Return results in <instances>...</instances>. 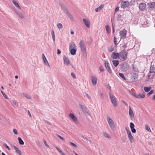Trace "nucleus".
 Instances as JSON below:
<instances>
[{
  "label": "nucleus",
  "mask_w": 155,
  "mask_h": 155,
  "mask_svg": "<svg viewBox=\"0 0 155 155\" xmlns=\"http://www.w3.org/2000/svg\"><path fill=\"white\" fill-rule=\"evenodd\" d=\"M79 47L81 51L83 53V56L85 58L87 57V55L86 51V48L85 45L84 41L81 40L80 41L79 43Z\"/></svg>",
  "instance_id": "f257e3e1"
},
{
  "label": "nucleus",
  "mask_w": 155,
  "mask_h": 155,
  "mask_svg": "<svg viewBox=\"0 0 155 155\" xmlns=\"http://www.w3.org/2000/svg\"><path fill=\"white\" fill-rule=\"evenodd\" d=\"M127 52L125 50L121 51L119 53V58L121 61H125L127 58Z\"/></svg>",
  "instance_id": "f03ea898"
},
{
  "label": "nucleus",
  "mask_w": 155,
  "mask_h": 155,
  "mask_svg": "<svg viewBox=\"0 0 155 155\" xmlns=\"http://www.w3.org/2000/svg\"><path fill=\"white\" fill-rule=\"evenodd\" d=\"M107 120L111 129L112 130H114L115 125L113 119L110 116H107Z\"/></svg>",
  "instance_id": "7ed1b4c3"
},
{
  "label": "nucleus",
  "mask_w": 155,
  "mask_h": 155,
  "mask_svg": "<svg viewBox=\"0 0 155 155\" xmlns=\"http://www.w3.org/2000/svg\"><path fill=\"white\" fill-rule=\"evenodd\" d=\"M109 94L110 98V101L114 107H116L117 106V101L116 100V98L115 96L110 92H109Z\"/></svg>",
  "instance_id": "20e7f679"
},
{
  "label": "nucleus",
  "mask_w": 155,
  "mask_h": 155,
  "mask_svg": "<svg viewBox=\"0 0 155 155\" xmlns=\"http://www.w3.org/2000/svg\"><path fill=\"white\" fill-rule=\"evenodd\" d=\"M61 8L63 9L64 12L67 15L69 18L71 20H73L74 19L73 16L71 15V13L68 12V9H67L66 7L64 5H61Z\"/></svg>",
  "instance_id": "39448f33"
},
{
  "label": "nucleus",
  "mask_w": 155,
  "mask_h": 155,
  "mask_svg": "<svg viewBox=\"0 0 155 155\" xmlns=\"http://www.w3.org/2000/svg\"><path fill=\"white\" fill-rule=\"evenodd\" d=\"M125 129L130 142L131 143H133L134 141V138L132 136L130 130L127 127H126Z\"/></svg>",
  "instance_id": "423d86ee"
},
{
  "label": "nucleus",
  "mask_w": 155,
  "mask_h": 155,
  "mask_svg": "<svg viewBox=\"0 0 155 155\" xmlns=\"http://www.w3.org/2000/svg\"><path fill=\"white\" fill-rule=\"evenodd\" d=\"M130 78L132 81L135 82L137 81L138 79V75L136 73H132Z\"/></svg>",
  "instance_id": "0eeeda50"
},
{
  "label": "nucleus",
  "mask_w": 155,
  "mask_h": 155,
  "mask_svg": "<svg viewBox=\"0 0 155 155\" xmlns=\"http://www.w3.org/2000/svg\"><path fill=\"white\" fill-rule=\"evenodd\" d=\"M127 33V31L125 29H123L120 31L119 34L121 39H124L126 38Z\"/></svg>",
  "instance_id": "6e6552de"
},
{
  "label": "nucleus",
  "mask_w": 155,
  "mask_h": 155,
  "mask_svg": "<svg viewBox=\"0 0 155 155\" xmlns=\"http://www.w3.org/2000/svg\"><path fill=\"white\" fill-rule=\"evenodd\" d=\"M69 116L75 124H79L78 119L74 114L70 113L69 114Z\"/></svg>",
  "instance_id": "1a4fd4ad"
},
{
  "label": "nucleus",
  "mask_w": 155,
  "mask_h": 155,
  "mask_svg": "<svg viewBox=\"0 0 155 155\" xmlns=\"http://www.w3.org/2000/svg\"><path fill=\"white\" fill-rule=\"evenodd\" d=\"M129 5V2L127 1H122L121 3V7L124 9L128 7Z\"/></svg>",
  "instance_id": "9d476101"
},
{
  "label": "nucleus",
  "mask_w": 155,
  "mask_h": 155,
  "mask_svg": "<svg viewBox=\"0 0 155 155\" xmlns=\"http://www.w3.org/2000/svg\"><path fill=\"white\" fill-rule=\"evenodd\" d=\"M104 65L108 72L109 73L111 74L112 72V70L110 67V64L107 61H105Z\"/></svg>",
  "instance_id": "9b49d317"
},
{
  "label": "nucleus",
  "mask_w": 155,
  "mask_h": 155,
  "mask_svg": "<svg viewBox=\"0 0 155 155\" xmlns=\"http://www.w3.org/2000/svg\"><path fill=\"white\" fill-rule=\"evenodd\" d=\"M79 105L80 106V108L82 110L84 113L88 115H90V114L88 112L87 108L84 106L80 104H79Z\"/></svg>",
  "instance_id": "f8f14e48"
},
{
  "label": "nucleus",
  "mask_w": 155,
  "mask_h": 155,
  "mask_svg": "<svg viewBox=\"0 0 155 155\" xmlns=\"http://www.w3.org/2000/svg\"><path fill=\"white\" fill-rule=\"evenodd\" d=\"M91 81L92 84L94 86L97 84V79L96 77L94 76H91Z\"/></svg>",
  "instance_id": "ddd939ff"
},
{
  "label": "nucleus",
  "mask_w": 155,
  "mask_h": 155,
  "mask_svg": "<svg viewBox=\"0 0 155 155\" xmlns=\"http://www.w3.org/2000/svg\"><path fill=\"white\" fill-rule=\"evenodd\" d=\"M63 60L64 64L67 65H69L70 64V61L69 59L65 56L63 57Z\"/></svg>",
  "instance_id": "4468645a"
},
{
  "label": "nucleus",
  "mask_w": 155,
  "mask_h": 155,
  "mask_svg": "<svg viewBox=\"0 0 155 155\" xmlns=\"http://www.w3.org/2000/svg\"><path fill=\"white\" fill-rule=\"evenodd\" d=\"M146 6L145 3H141L139 4V8L141 11H143L145 9Z\"/></svg>",
  "instance_id": "2eb2a0df"
},
{
  "label": "nucleus",
  "mask_w": 155,
  "mask_h": 155,
  "mask_svg": "<svg viewBox=\"0 0 155 155\" xmlns=\"http://www.w3.org/2000/svg\"><path fill=\"white\" fill-rule=\"evenodd\" d=\"M119 53H116L114 52L112 53L111 55V57L114 59H117L118 57L119 58Z\"/></svg>",
  "instance_id": "dca6fc26"
},
{
  "label": "nucleus",
  "mask_w": 155,
  "mask_h": 155,
  "mask_svg": "<svg viewBox=\"0 0 155 155\" xmlns=\"http://www.w3.org/2000/svg\"><path fill=\"white\" fill-rule=\"evenodd\" d=\"M83 20L84 24L86 26L87 28H90V26L89 24V22L87 19H86L84 18L83 19Z\"/></svg>",
  "instance_id": "f3484780"
},
{
  "label": "nucleus",
  "mask_w": 155,
  "mask_h": 155,
  "mask_svg": "<svg viewBox=\"0 0 155 155\" xmlns=\"http://www.w3.org/2000/svg\"><path fill=\"white\" fill-rule=\"evenodd\" d=\"M129 68V66L127 63L124 64L122 66V68L125 71H127Z\"/></svg>",
  "instance_id": "a211bd4d"
},
{
  "label": "nucleus",
  "mask_w": 155,
  "mask_h": 155,
  "mask_svg": "<svg viewBox=\"0 0 155 155\" xmlns=\"http://www.w3.org/2000/svg\"><path fill=\"white\" fill-rule=\"evenodd\" d=\"M15 11L16 14L18 15L19 16L21 19H23L24 18V15L23 14L19 12L17 10H15Z\"/></svg>",
  "instance_id": "6ab92c4d"
},
{
  "label": "nucleus",
  "mask_w": 155,
  "mask_h": 155,
  "mask_svg": "<svg viewBox=\"0 0 155 155\" xmlns=\"http://www.w3.org/2000/svg\"><path fill=\"white\" fill-rule=\"evenodd\" d=\"M76 47L75 44L73 42H71L69 44V50H71L72 48H76Z\"/></svg>",
  "instance_id": "aec40b11"
},
{
  "label": "nucleus",
  "mask_w": 155,
  "mask_h": 155,
  "mask_svg": "<svg viewBox=\"0 0 155 155\" xmlns=\"http://www.w3.org/2000/svg\"><path fill=\"white\" fill-rule=\"evenodd\" d=\"M12 3L18 9H21V8L19 4L16 1H12Z\"/></svg>",
  "instance_id": "412c9836"
},
{
  "label": "nucleus",
  "mask_w": 155,
  "mask_h": 155,
  "mask_svg": "<svg viewBox=\"0 0 155 155\" xmlns=\"http://www.w3.org/2000/svg\"><path fill=\"white\" fill-rule=\"evenodd\" d=\"M148 6L151 8H155V3L154 2H150L148 4Z\"/></svg>",
  "instance_id": "4be33fe9"
},
{
  "label": "nucleus",
  "mask_w": 155,
  "mask_h": 155,
  "mask_svg": "<svg viewBox=\"0 0 155 155\" xmlns=\"http://www.w3.org/2000/svg\"><path fill=\"white\" fill-rule=\"evenodd\" d=\"M13 147L17 153L19 155H21V153L20 150L16 146H14Z\"/></svg>",
  "instance_id": "5701e85b"
},
{
  "label": "nucleus",
  "mask_w": 155,
  "mask_h": 155,
  "mask_svg": "<svg viewBox=\"0 0 155 155\" xmlns=\"http://www.w3.org/2000/svg\"><path fill=\"white\" fill-rule=\"evenodd\" d=\"M129 114L130 117L131 118H132L134 117V116L133 112L130 107V108H129Z\"/></svg>",
  "instance_id": "b1692460"
},
{
  "label": "nucleus",
  "mask_w": 155,
  "mask_h": 155,
  "mask_svg": "<svg viewBox=\"0 0 155 155\" xmlns=\"http://www.w3.org/2000/svg\"><path fill=\"white\" fill-rule=\"evenodd\" d=\"M42 58L43 61L45 64L47 63L48 62L47 59L45 56V55L44 54H42Z\"/></svg>",
  "instance_id": "393cba45"
},
{
  "label": "nucleus",
  "mask_w": 155,
  "mask_h": 155,
  "mask_svg": "<svg viewBox=\"0 0 155 155\" xmlns=\"http://www.w3.org/2000/svg\"><path fill=\"white\" fill-rule=\"evenodd\" d=\"M104 7L103 5H101L99 7L96 8L95 9V11L96 12H98L100 11Z\"/></svg>",
  "instance_id": "a878e982"
},
{
  "label": "nucleus",
  "mask_w": 155,
  "mask_h": 155,
  "mask_svg": "<svg viewBox=\"0 0 155 155\" xmlns=\"http://www.w3.org/2000/svg\"><path fill=\"white\" fill-rule=\"evenodd\" d=\"M76 48H72L71 50H70V52L71 54L72 55H74L76 53V50L75 49Z\"/></svg>",
  "instance_id": "bb28decb"
},
{
  "label": "nucleus",
  "mask_w": 155,
  "mask_h": 155,
  "mask_svg": "<svg viewBox=\"0 0 155 155\" xmlns=\"http://www.w3.org/2000/svg\"><path fill=\"white\" fill-rule=\"evenodd\" d=\"M115 67L117 66L119 64V62L117 60H114L112 61Z\"/></svg>",
  "instance_id": "cd10ccee"
},
{
  "label": "nucleus",
  "mask_w": 155,
  "mask_h": 155,
  "mask_svg": "<svg viewBox=\"0 0 155 155\" xmlns=\"http://www.w3.org/2000/svg\"><path fill=\"white\" fill-rule=\"evenodd\" d=\"M103 135L106 138L110 139L111 138L110 136L108 134L106 133H103Z\"/></svg>",
  "instance_id": "c85d7f7f"
},
{
  "label": "nucleus",
  "mask_w": 155,
  "mask_h": 155,
  "mask_svg": "<svg viewBox=\"0 0 155 155\" xmlns=\"http://www.w3.org/2000/svg\"><path fill=\"white\" fill-rule=\"evenodd\" d=\"M155 68L154 67L151 66L149 72L150 73H153L154 72Z\"/></svg>",
  "instance_id": "c756f323"
},
{
  "label": "nucleus",
  "mask_w": 155,
  "mask_h": 155,
  "mask_svg": "<svg viewBox=\"0 0 155 155\" xmlns=\"http://www.w3.org/2000/svg\"><path fill=\"white\" fill-rule=\"evenodd\" d=\"M23 95L25 97L29 99H31V97L30 95H28L26 93H23Z\"/></svg>",
  "instance_id": "7c9ffc66"
},
{
  "label": "nucleus",
  "mask_w": 155,
  "mask_h": 155,
  "mask_svg": "<svg viewBox=\"0 0 155 155\" xmlns=\"http://www.w3.org/2000/svg\"><path fill=\"white\" fill-rule=\"evenodd\" d=\"M18 140L19 141L20 144L22 145L24 144V142L21 137H18Z\"/></svg>",
  "instance_id": "2f4dec72"
},
{
  "label": "nucleus",
  "mask_w": 155,
  "mask_h": 155,
  "mask_svg": "<svg viewBox=\"0 0 155 155\" xmlns=\"http://www.w3.org/2000/svg\"><path fill=\"white\" fill-rule=\"evenodd\" d=\"M82 138H83V140L85 142L86 141V140L88 141L91 143V140L89 137H82Z\"/></svg>",
  "instance_id": "473e14b6"
},
{
  "label": "nucleus",
  "mask_w": 155,
  "mask_h": 155,
  "mask_svg": "<svg viewBox=\"0 0 155 155\" xmlns=\"http://www.w3.org/2000/svg\"><path fill=\"white\" fill-rule=\"evenodd\" d=\"M137 98H143L145 97V95L144 94H137Z\"/></svg>",
  "instance_id": "72a5a7b5"
},
{
  "label": "nucleus",
  "mask_w": 155,
  "mask_h": 155,
  "mask_svg": "<svg viewBox=\"0 0 155 155\" xmlns=\"http://www.w3.org/2000/svg\"><path fill=\"white\" fill-rule=\"evenodd\" d=\"M145 127L147 130L149 132H151V130L150 127L147 124H145Z\"/></svg>",
  "instance_id": "f704fd0d"
},
{
  "label": "nucleus",
  "mask_w": 155,
  "mask_h": 155,
  "mask_svg": "<svg viewBox=\"0 0 155 155\" xmlns=\"http://www.w3.org/2000/svg\"><path fill=\"white\" fill-rule=\"evenodd\" d=\"M132 70L133 71L135 72H137L138 71V68L134 65L133 66Z\"/></svg>",
  "instance_id": "c9c22d12"
},
{
  "label": "nucleus",
  "mask_w": 155,
  "mask_h": 155,
  "mask_svg": "<svg viewBox=\"0 0 155 155\" xmlns=\"http://www.w3.org/2000/svg\"><path fill=\"white\" fill-rule=\"evenodd\" d=\"M151 89L150 87H144V89L145 91L146 92H148Z\"/></svg>",
  "instance_id": "e433bc0d"
},
{
  "label": "nucleus",
  "mask_w": 155,
  "mask_h": 155,
  "mask_svg": "<svg viewBox=\"0 0 155 155\" xmlns=\"http://www.w3.org/2000/svg\"><path fill=\"white\" fill-rule=\"evenodd\" d=\"M57 27L59 29H61L63 28V25L61 23H59L57 24Z\"/></svg>",
  "instance_id": "4c0bfd02"
},
{
  "label": "nucleus",
  "mask_w": 155,
  "mask_h": 155,
  "mask_svg": "<svg viewBox=\"0 0 155 155\" xmlns=\"http://www.w3.org/2000/svg\"><path fill=\"white\" fill-rule=\"evenodd\" d=\"M1 92L2 93V94L3 96L6 99H8V97L7 95L6 94H5L4 92L2 91H1Z\"/></svg>",
  "instance_id": "58836bf2"
},
{
  "label": "nucleus",
  "mask_w": 155,
  "mask_h": 155,
  "mask_svg": "<svg viewBox=\"0 0 155 155\" xmlns=\"http://www.w3.org/2000/svg\"><path fill=\"white\" fill-rule=\"evenodd\" d=\"M119 75L122 78H123L124 80H126V78L124 76V75L123 74L121 73H119Z\"/></svg>",
  "instance_id": "ea45409f"
},
{
  "label": "nucleus",
  "mask_w": 155,
  "mask_h": 155,
  "mask_svg": "<svg viewBox=\"0 0 155 155\" xmlns=\"http://www.w3.org/2000/svg\"><path fill=\"white\" fill-rule=\"evenodd\" d=\"M106 29L107 31V33L109 34L110 32L109 31V27L108 25H106Z\"/></svg>",
  "instance_id": "a19ab883"
},
{
  "label": "nucleus",
  "mask_w": 155,
  "mask_h": 155,
  "mask_svg": "<svg viewBox=\"0 0 155 155\" xmlns=\"http://www.w3.org/2000/svg\"><path fill=\"white\" fill-rule=\"evenodd\" d=\"M84 96H86L88 98H91V97H90V96L86 92H84Z\"/></svg>",
  "instance_id": "79ce46f5"
},
{
  "label": "nucleus",
  "mask_w": 155,
  "mask_h": 155,
  "mask_svg": "<svg viewBox=\"0 0 155 155\" xmlns=\"http://www.w3.org/2000/svg\"><path fill=\"white\" fill-rule=\"evenodd\" d=\"M130 129L134 128V125L133 123L131 122L130 123Z\"/></svg>",
  "instance_id": "37998d69"
},
{
  "label": "nucleus",
  "mask_w": 155,
  "mask_h": 155,
  "mask_svg": "<svg viewBox=\"0 0 155 155\" xmlns=\"http://www.w3.org/2000/svg\"><path fill=\"white\" fill-rule=\"evenodd\" d=\"M56 135L61 140H64V139L63 137H61V136L59 135H58L57 134H56Z\"/></svg>",
  "instance_id": "c03bdc74"
},
{
  "label": "nucleus",
  "mask_w": 155,
  "mask_h": 155,
  "mask_svg": "<svg viewBox=\"0 0 155 155\" xmlns=\"http://www.w3.org/2000/svg\"><path fill=\"white\" fill-rule=\"evenodd\" d=\"M131 94L133 96H134V97H135L136 98H137V97H138L137 96V94L135 93L132 92L131 93Z\"/></svg>",
  "instance_id": "a18cd8bd"
},
{
  "label": "nucleus",
  "mask_w": 155,
  "mask_h": 155,
  "mask_svg": "<svg viewBox=\"0 0 155 155\" xmlns=\"http://www.w3.org/2000/svg\"><path fill=\"white\" fill-rule=\"evenodd\" d=\"M70 143L71 144V145L73 147H74L75 148L77 147V146L76 145V144H74V143L72 142H70Z\"/></svg>",
  "instance_id": "49530a36"
},
{
  "label": "nucleus",
  "mask_w": 155,
  "mask_h": 155,
  "mask_svg": "<svg viewBox=\"0 0 155 155\" xmlns=\"http://www.w3.org/2000/svg\"><path fill=\"white\" fill-rule=\"evenodd\" d=\"M72 77L73 79H75L76 78L75 74L73 73H71V74Z\"/></svg>",
  "instance_id": "de8ad7c7"
},
{
  "label": "nucleus",
  "mask_w": 155,
  "mask_h": 155,
  "mask_svg": "<svg viewBox=\"0 0 155 155\" xmlns=\"http://www.w3.org/2000/svg\"><path fill=\"white\" fill-rule=\"evenodd\" d=\"M51 35H52V38L55 37V35H54V33L53 30V29L51 31Z\"/></svg>",
  "instance_id": "09e8293b"
},
{
  "label": "nucleus",
  "mask_w": 155,
  "mask_h": 155,
  "mask_svg": "<svg viewBox=\"0 0 155 155\" xmlns=\"http://www.w3.org/2000/svg\"><path fill=\"white\" fill-rule=\"evenodd\" d=\"M4 146L6 148L8 149L9 150H10L11 149L7 145L6 143H5L4 144Z\"/></svg>",
  "instance_id": "8fccbe9b"
},
{
  "label": "nucleus",
  "mask_w": 155,
  "mask_h": 155,
  "mask_svg": "<svg viewBox=\"0 0 155 155\" xmlns=\"http://www.w3.org/2000/svg\"><path fill=\"white\" fill-rule=\"evenodd\" d=\"M147 22L146 21V20H145V21H144V23L143 24V27H147Z\"/></svg>",
  "instance_id": "3c124183"
},
{
  "label": "nucleus",
  "mask_w": 155,
  "mask_h": 155,
  "mask_svg": "<svg viewBox=\"0 0 155 155\" xmlns=\"http://www.w3.org/2000/svg\"><path fill=\"white\" fill-rule=\"evenodd\" d=\"M13 132L15 134H18L17 131L16 129H13Z\"/></svg>",
  "instance_id": "603ef678"
},
{
  "label": "nucleus",
  "mask_w": 155,
  "mask_h": 155,
  "mask_svg": "<svg viewBox=\"0 0 155 155\" xmlns=\"http://www.w3.org/2000/svg\"><path fill=\"white\" fill-rule=\"evenodd\" d=\"M99 69L100 71L101 72H103L104 70L102 66H101L99 67Z\"/></svg>",
  "instance_id": "864d4df0"
},
{
  "label": "nucleus",
  "mask_w": 155,
  "mask_h": 155,
  "mask_svg": "<svg viewBox=\"0 0 155 155\" xmlns=\"http://www.w3.org/2000/svg\"><path fill=\"white\" fill-rule=\"evenodd\" d=\"M131 130L133 133H135L136 132V130L134 128L131 129Z\"/></svg>",
  "instance_id": "5fc2aeb1"
},
{
  "label": "nucleus",
  "mask_w": 155,
  "mask_h": 155,
  "mask_svg": "<svg viewBox=\"0 0 155 155\" xmlns=\"http://www.w3.org/2000/svg\"><path fill=\"white\" fill-rule=\"evenodd\" d=\"M44 144H45V146L47 147L48 148H49V145L47 143L46 141L45 140H44Z\"/></svg>",
  "instance_id": "6e6d98bb"
},
{
  "label": "nucleus",
  "mask_w": 155,
  "mask_h": 155,
  "mask_svg": "<svg viewBox=\"0 0 155 155\" xmlns=\"http://www.w3.org/2000/svg\"><path fill=\"white\" fill-rule=\"evenodd\" d=\"M114 44L116 45H117V41L116 40V38H115V37H114Z\"/></svg>",
  "instance_id": "4d7b16f0"
},
{
  "label": "nucleus",
  "mask_w": 155,
  "mask_h": 155,
  "mask_svg": "<svg viewBox=\"0 0 155 155\" xmlns=\"http://www.w3.org/2000/svg\"><path fill=\"white\" fill-rule=\"evenodd\" d=\"M12 104L14 106H15L16 105V102L15 101H12Z\"/></svg>",
  "instance_id": "13d9d810"
},
{
  "label": "nucleus",
  "mask_w": 155,
  "mask_h": 155,
  "mask_svg": "<svg viewBox=\"0 0 155 155\" xmlns=\"http://www.w3.org/2000/svg\"><path fill=\"white\" fill-rule=\"evenodd\" d=\"M107 89H109L110 91L111 87L109 84L107 85Z\"/></svg>",
  "instance_id": "bf43d9fd"
},
{
  "label": "nucleus",
  "mask_w": 155,
  "mask_h": 155,
  "mask_svg": "<svg viewBox=\"0 0 155 155\" xmlns=\"http://www.w3.org/2000/svg\"><path fill=\"white\" fill-rule=\"evenodd\" d=\"M44 120V122L45 123L47 124H48L51 125V124H50V123L49 122L47 121H46L45 120Z\"/></svg>",
  "instance_id": "052dcab7"
},
{
  "label": "nucleus",
  "mask_w": 155,
  "mask_h": 155,
  "mask_svg": "<svg viewBox=\"0 0 155 155\" xmlns=\"http://www.w3.org/2000/svg\"><path fill=\"white\" fill-rule=\"evenodd\" d=\"M45 64L46 65V66L47 67H48L49 68H51L50 65L49 64L48 62V63H47L46 64Z\"/></svg>",
  "instance_id": "680f3d73"
},
{
  "label": "nucleus",
  "mask_w": 155,
  "mask_h": 155,
  "mask_svg": "<svg viewBox=\"0 0 155 155\" xmlns=\"http://www.w3.org/2000/svg\"><path fill=\"white\" fill-rule=\"evenodd\" d=\"M27 111H28V115L30 117H31V114L30 113V112L28 110Z\"/></svg>",
  "instance_id": "e2e57ef3"
},
{
  "label": "nucleus",
  "mask_w": 155,
  "mask_h": 155,
  "mask_svg": "<svg viewBox=\"0 0 155 155\" xmlns=\"http://www.w3.org/2000/svg\"><path fill=\"white\" fill-rule=\"evenodd\" d=\"M114 50V48L113 47L110 48L109 49V51L110 52H112Z\"/></svg>",
  "instance_id": "0e129e2a"
},
{
  "label": "nucleus",
  "mask_w": 155,
  "mask_h": 155,
  "mask_svg": "<svg viewBox=\"0 0 155 155\" xmlns=\"http://www.w3.org/2000/svg\"><path fill=\"white\" fill-rule=\"evenodd\" d=\"M119 10V8L118 7H117L116 8H115V12H117L118 10Z\"/></svg>",
  "instance_id": "69168bd1"
},
{
  "label": "nucleus",
  "mask_w": 155,
  "mask_h": 155,
  "mask_svg": "<svg viewBox=\"0 0 155 155\" xmlns=\"http://www.w3.org/2000/svg\"><path fill=\"white\" fill-rule=\"evenodd\" d=\"M61 53V51L59 49H57V54H59Z\"/></svg>",
  "instance_id": "338daca9"
},
{
  "label": "nucleus",
  "mask_w": 155,
  "mask_h": 155,
  "mask_svg": "<svg viewBox=\"0 0 155 155\" xmlns=\"http://www.w3.org/2000/svg\"><path fill=\"white\" fill-rule=\"evenodd\" d=\"M153 90L150 91V92L148 94L149 95H150L153 94Z\"/></svg>",
  "instance_id": "774afa93"
}]
</instances>
